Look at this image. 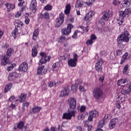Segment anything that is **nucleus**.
<instances>
[{"mask_svg":"<svg viewBox=\"0 0 131 131\" xmlns=\"http://www.w3.org/2000/svg\"><path fill=\"white\" fill-rule=\"evenodd\" d=\"M70 109L73 111H71L69 113H66L63 114L62 119H71L73 116H75V111L76 109V99L74 98H72L70 101L69 102Z\"/></svg>","mask_w":131,"mask_h":131,"instance_id":"obj_1","label":"nucleus"},{"mask_svg":"<svg viewBox=\"0 0 131 131\" xmlns=\"http://www.w3.org/2000/svg\"><path fill=\"white\" fill-rule=\"evenodd\" d=\"M131 8H126L124 11H121L119 12V17L117 18V21L119 25H122V23L124 21V17H128L129 15H130Z\"/></svg>","mask_w":131,"mask_h":131,"instance_id":"obj_2","label":"nucleus"},{"mask_svg":"<svg viewBox=\"0 0 131 131\" xmlns=\"http://www.w3.org/2000/svg\"><path fill=\"white\" fill-rule=\"evenodd\" d=\"M118 43L120 44L121 42H128L129 41V34L127 31H125L123 34L120 35L117 39Z\"/></svg>","mask_w":131,"mask_h":131,"instance_id":"obj_3","label":"nucleus"},{"mask_svg":"<svg viewBox=\"0 0 131 131\" xmlns=\"http://www.w3.org/2000/svg\"><path fill=\"white\" fill-rule=\"evenodd\" d=\"M14 25L15 26V29L11 33V34L12 36L14 37V39H16V37L19 35L17 28L22 27L23 26V23H22V21H21L20 20H16L14 22Z\"/></svg>","mask_w":131,"mask_h":131,"instance_id":"obj_4","label":"nucleus"},{"mask_svg":"<svg viewBox=\"0 0 131 131\" xmlns=\"http://www.w3.org/2000/svg\"><path fill=\"white\" fill-rule=\"evenodd\" d=\"M93 95L94 98L96 99V100H100L101 98H103V96H104V93L103 92V90L100 88H95L93 91Z\"/></svg>","mask_w":131,"mask_h":131,"instance_id":"obj_5","label":"nucleus"},{"mask_svg":"<svg viewBox=\"0 0 131 131\" xmlns=\"http://www.w3.org/2000/svg\"><path fill=\"white\" fill-rule=\"evenodd\" d=\"M40 56L41 58L38 63L39 66L42 65V64H45L48 61H50V59H51V57L49 56H47V54H46V53L45 52L40 53Z\"/></svg>","mask_w":131,"mask_h":131,"instance_id":"obj_6","label":"nucleus"},{"mask_svg":"<svg viewBox=\"0 0 131 131\" xmlns=\"http://www.w3.org/2000/svg\"><path fill=\"white\" fill-rule=\"evenodd\" d=\"M64 13L59 14V16L56 19V26L58 28L64 23Z\"/></svg>","mask_w":131,"mask_h":131,"instance_id":"obj_7","label":"nucleus"},{"mask_svg":"<svg viewBox=\"0 0 131 131\" xmlns=\"http://www.w3.org/2000/svg\"><path fill=\"white\" fill-rule=\"evenodd\" d=\"M72 28H73V25H71V24H69L67 25V28L61 29V32L63 35H69V34L71 33V29H72Z\"/></svg>","mask_w":131,"mask_h":131,"instance_id":"obj_8","label":"nucleus"},{"mask_svg":"<svg viewBox=\"0 0 131 131\" xmlns=\"http://www.w3.org/2000/svg\"><path fill=\"white\" fill-rule=\"evenodd\" d=\"M73 58H70L68 62V64L70 67H75L76 66V63L77 62V54L74 53L73 55Z\"/></svg>","mask_w":131,"mask_h":131,"instance_id":"obj_9","label":"nucleus"},{"mask_svg":"<svg viewBox=\"0 0 131 131\" xmlns=\"http://www.w3.org/2000/svg\"><path fill=\"white\" fill-rule=\"evenodd\" d=\"M102 65H103V59L100 58L95 63V69L97 72H102V71L103 70Z\"/></svg>","mask_w":131,"mask_h":131,"instance_id":"obj_10","label":"nucleus"},{"mask_svg":"<svg viewBox=\"0 0 131 131\" xmlns=\"http://www.w3.org/2000/svg\"><path fill=\"white\" fill-rule=\"evenodd\" d=\"M23 129H26V127H24V122L23 121L19 122L13 128V130H23Z\"/></svg>","mask_w":131,"mask_h":131,"instance_id":"obj_11","label":"nucleus"},{"mask_svg":"<svg viewBox=\"0 0 131 131\" xmlns=\"http://www.w3.org/2000/svg\"><path fill=\"white\" fill-rule=\"evenodd\" d=\"M28 69V64L26 62H23L19 66L17 70L18 71H23L24 72H26Z\"/></svg>","mask_w":131,"mask_h":131,"instance_id":"obj_12","label":"nucleus"},{"mask_svg":"<svg viewBox=\"0 0 131 131\" xmlns=\"http://www.w3.org/2000/svg\"><path fill=\"white\" fill-rule=\"evenodd\" d=\"M89 116L88 117V120L89 121H92L93 120V118H95V117H97L98 116L99 114L96 111H91L89 113Z\"/></svg>","mask_w":131,"mask_h":131,"instance_id":"obj_13","label":"nucleus"},{"mask_svg":"<svg viewBox=\"0 0 131 131\" xmlns=\"http://www.w3.org/2000/svg\"><path fill=\"white\" fill-rule=\"evenodd\" d=\"M47 69H45V66H42L38 68L37 73L39 75H45V74L47 73Z\"/></svg>","mask_w":131,"mask_h":131,"instance_id":"obj_14","label":"nucleus"},{"mask_svg":"<svg viewBox=\"0 0 131 131\" xmlns=\"http://www.w3.org/2000/svg\"><path fill=\"white\" fill-rule=\"evenodd\" d=\"M127 79H120L118 82L117 84L119 86H123L124 88L125 86H127Z\"/></svg>","mask_w":131,"mask_h":131,"instance_id":"obj_15","label":"nucleus"},{"mask_svg":"<svg viewBox=\"0 0 131 131\" xmlns=\"http://www.w3.org/2000/svg\"><path fill=\"white\" fill-rule=\"evenodd\" d=\"M81 83H82V80L78 79L76 81V83L72 86V92H74V93H75V92L77 91V85H78V84H80Z\"/></svg>","mask_w":131,"mask_h":131,"instance_id":"obj_16","label":"nucleus"},{"mask_svg":"<svg viewBox=\"0 0 131 131\" xmlns=\"http://www.w3.org/2000/svg\"><path fill=\"white\" fill-rule=\"evenodd\" d=\"M95 15V12L93 11H89L85 16L84 20L85 21H91L92 20V17Z\"/></svg>","mask_w":131,"mask_h":131,"instance_id":"obj_17","label":"nucleus"},{"mask_svg":"<svg viewBox=\"0 0 131 131\" xmlns=\"http://www.w3.org/2000/svg\"><path fill=\"white\" fill-rule=\"evenodd\" d=\"M5 7L7 9V12H11L12 10H14L15 8V4H11L10 3H8L5 4Z\"/></svg>","mask_w":131,"mask_h":131,"instance_id":"obj_18","label":"nucleus"},{"mask_svg":"<svg viewBox=\"0 0 131 131\" xmlns=\"http://www.w3.org/2000/svg\"><path fill=\"white\" fill-rule=\"evenodd\" d=\"M69 89L68 88H64L63 90L60 91V97H66V96H68L69 95Z\"/></svg>","mask_w":131,"mask_h":131,"instance_id":"obj_19","label":"nucleus"},{"mask_svg":"<svg viewBox=\"0 0 131 131\" xmlns=\"http://www.w3.org/2000/svg\"><path fill=\"white\" fill-rule=\"evenodd\" d=\"M39 34V29H36L33 32L32 39L34 41L37 39L38 35Z\"/></svg>","mask_w":131,"mask_h":131,"instance_id":"obj_20","label":"nucleus"},{"mask_svg":"<svg viewBox=\"0 0 131 131\" xmlns=\"http://www.w3.org/2000/svg\"><path fill=\"white\" fill-rule=\"evenodd\" d=\"M127 89L124 90L122 89L121 91V93L122 95H127L128 94H130L131 93V85H127Z\"/></svg>","mask_w":131,"mask_h":131,"instance_id":"obj_21","label":"nucleus"},{"mask_svg":"<svg viewBox=\"0 0 131 131\" xmlns=\"http://www.w3.org/2000/svg\"><path fill=\"white\" fill-rule=\"evenodd\" d=\"M36 0H33L30 5V9L32 11H36Z\"/></svg>","mask_w":131,"mask_h":131,"instance_id":"obj_22","label":"nucleus"},{"mask_svg":"<svg viewBox=\"0 0 131 131\" xmlns=\"http://www.w3.org/2000/svg\"><path fill=\"white\" fill-rule=\"evenodd\" d=\"M103 16L102 17V19L104 20V21H108L109 20V18H110V13L109 12L104 11L103 12Z\"/></svg>","mask_w":131,"mask_h":131,"instance_id":"obj_23","label":"nucleus"},{"mask_svg":"<svg viewBox=\"0 0 131 131\" xmlns=\"http://www.w3.org/2000/svg\"><path fill=\"white\" fill-rule=\"evenodd\" d=\"M9 55H4L2 61H1V64L3 66H5L8 64V60H9Z\"/></svg>","mask_w":131,"mask_h":131,"instance_id":"obj_24","label":"nucleus"},{"mask_svg":"<svg viewBox=\"0 0 131 131\" xmlns=\"http://www.w3.org/2000/svg\"><path fill=\"white\" fill-rule=\"evenodd\" d=\"M128 56V53L127 52H126L124 54V55L122 56V58L121 59V62H120V64L121 65H122L124 62H125V60L127 59V57Z\"/></svg>","mask_w":131,"mask_h":131,"instance_id":"obj_25","label":"nucleus"},{"mask_svg":"<svg viewBox=\"0 0 131 131\" xmlns=\"http://www.w3.org/2000/svg\"><path fill=\"white\" fill-rule=\"evenodd\" d=\"M40 109H41V107L39 106H34L30 111V112L32 113H37V112H39L40 111Z\"/></svg>","mask_w":131,"mask_h":131,"instance_id":"obj_26","label":"nucleus"},{"mask_svg":"<svg viewBox=\"0 0 131 131\" xmlns=\"http://www.w3.org/2000/svg\"><path fill=\"white\" fill-rule=\"evenodd\" d=\"M37 55V48L36 46H34L32 49V56L33 57H36Z\"/></svg>","mask_w":131,"mask_h":131,"instance_id":"obj_27","label":"nucleus"},{"mask_svg":"<svg viewBox=\"0 0 131 131\" xmlns=\"http://www.w3.org/2000/svg\"><path fill=\"white\" fill-rule=\"evenodd\" d=\"M70 9H71V6H70V4H67L64 10V14L66 15H68L70 13Z\"/></svg>","mask_w":131,"mask_h":131,"instance_id":"obj_28","label":"nucleus"},{"mask_svg":"<svg viewBox=\"0 0 131 131\" xmlns=\"http://www.w3.org/2000/svg\"><path fill=\"white\" fill-rule=\"evenodd\" d=\"M124 3L123 4V7L125 8H128L130 6L131 0H123Z\"/></svg>","mask_w":131,"mask_h":131,"instance_id":"obj_29","label":"nucleus"},{"mask_svg":"<svg viewBox=\"0 0 131 131\" xmlns=\"http://www.w3.org/2000/svg\"><path fill=\"white\" fill-rule=\"evenodd\" d=\"M83 6V1L77 0L75 4L76 8H81Z\"/></svg>","mask_w":131,"mask_h":131,"instance_id":"obj_30","label":"nucleus"},{"mask_svg":"<svg viewBox=\"0 0 131 131\" xmlns=\"http://www.w3.org/2000/svg\"><path fill=\"white\" fill-rule=\"evenodd\" d=\"M11 89H12V84L11 83L6 84L4 88V93H8V92H9V91H10V90H11Z\"/></svg>","mask_w":131,"mask_h":131,"instance_id":"obj_31","label":"nucleus"},{"mask_svg":"<svg viewBox=\"0 0 131 131\" xmlns=\"http://www.w3.org/2000/svg\"><path fill=\"white\" fill-rule=\"evenodd\" d=\"M27 96V95L24 93H22L19 97V102H23V101H25Z\"/></svg>","mask_w":131,"mask_h":131,"instance_id":"obj_32","label":"nucleus"},{"mask_svg":"<svg viewBox=\"0 0 131 131\" xmlns=\"http://www.w3.org/2000/svg\"><path fill=\"white\" fill-rule=\"evenodd\" d=\"M105 125V119H102V120H100L98 122V127L101 128Z\"/></svg>","mask_w":131,"mask_h":131,"instance_id":"obj_33","label":"nucleus"},{"mask_svg":"<svg viewBox=\"0 0 131 131\" xmlns=\"http://www.w3.org/2000/svg\"><path fill=\"white\" fill-rule=\"evenodd\" d=\"M22 106L21 111L24 112V111H25V107H28V106H29V103L26 101H25L23 103Z\"/></svg>","mask_w":131,"mask_h":131,"instance_id":"obj_34","label":"nucleus"},{"mask_svg":"<svg viewBox=\"0 0 131 131\" xmlns=\"http://www.w3.org/2000/svg\"><path fill=\"white\" fill-rule=\"evenodd\" d=\"M14 53V50L12 48L8 49L7 51V54L5 55L9 56V58H10V56H11L12 54Z\"/></svg>","mask_w":131,"mask_h":131,"instance_id":"obj_35","label":"nucleus"},{"mask_svg":"<svg viewBox=\"0 0 131 131\" xmlns=\"http://www.w3.org/2000/svg\"><path fill=\"white\" fill-rule=\"evenodd\" d=\"M66 38H65L64 36H63V35L60 36L59 38H58V41L59 42H65V41H66Z\"/></svg>","mask_w":131,"mask_h":131,"instance_id":"obj_36","label":"nucleus"},{"mask_svg":"<svg viewBox=\"0 0 131 131\" xmlns=\"http://www.w3.org/2000/svg\"><path fill=\"white\" fill-rule=\"evenodd\" d=\"M61 128H62V127H61V126L60 125H58L57 127H52L50 128V130L51 131H59L60 129H61Z\"/></svg>","mask_w":131,"mask_h":131,"instance_id":"obj_37","label":"nucleus"},{"mask_svg":"<svg viewBox=\"0 0 131 131\" xmlns=\"http://www.w3.org/2000/svg\"><path fill=\"white\" fill-rule=\"evenodd\" d=\"M56 82L50 81L48 83V86H49V88H53V86H56Z\"/></svg>","mask_w":131,"mask_h":131,"instance_id":"obj_38","label":"nucleus"},{"mask_svg":"<svg viewBox=\"0 0 131 131\" xmlns=\"http://www.w3.org/2000/svg\"><path fill=\"white\" fill-rule=\"evenodd\" d=\"M52 70H53V71H57L58 70V67L57 66V63H55L53 64L52 67Z\"/></svg>","mask_w":131,"mask_h":131,"instance_id":"obj_39","label":"nucleus"},{"mask_svg":"<svg viewBox=\"0 0 131 131\" xmlns=\"http://www.w3.org/2000/svg\"><path fill=\"white\" fill-rule=\"evenodd\" d=\"M84 123H85L84 124V126L88 127V131L92 130V125L86 124V121L84 122Z\"/></svg>","mask_w":131,"mask_h":131,"instance_id":"obj_40","label":"nucleus"},{"mask_svg":"<svg viewBox=\"0 0 131 131\" xmlns=\"http://www.w3.org/2000/svg\"><path fill=\"white\" fill-rule=\"evenodd\" d=\"M10 74H11V75L13 77V78H17V77H19V74L16 72H14Z\"/></svg>","mask_w":131,"mask_h":131,"instance_id":"obj_41","label":"nucleus"},{"mask_svg":"<svg viewBox=\"0 0 131 131\" xmlns=\"http://www.w3.org/2000/svg\"><path fill=\"white\" fill-rule=\"evenodd\" d=\"M23 11V8H22L21 9V10H20L18 12V13H17L15 14V17H16V18H19V17L21 16V14Z\"/></svg>","mask_w":131,"mask_h":131,"instance_id":"obj_42","label":"nucleus"},{"mask_svg":"<svg viewBox=\"0 0 131 131\" xmlns=\"http://www.w3.org/2000/svg\"><path fill=\"white\" fill-rule=\"evenodd\" d=\"M14 66H16V64L13 63L10 65V66L8 67L7 69V71H11V70H12V69L14 68Z\"/></svg>","mask_w":131,"mask_h":131,"instance_id":"obj_43","label":"nucleus"},{"mask_svg":"<svg viewBox=\"0 0 131 131\" xmlns=\"http://www.w3.org/2000/svg\"><path fill=\"white\" fill-rule=\"evenodd\" d=\"M122 55V50H118L116 51V56L117 57H119Z\"/></svg>","mask_w":131,"mask_h":131,"instance_id":"obj_44","label":"nucleus"},{"mask_svg":"<svg viewBox=\"0 0 131 131\" xmlns=\"http://www.w3.org/2000/svg\"><path fill=\"white\" fill-rule=\"evenodd\" d=\"M44 9L46 11H51V10H52V6L47 5L44 7Z\"/></svg>","mask_w":131,"mask_h":131,"instance_id":"obj_45","label":"nucleus"},{"mask_svg":"<svg viewBox=\"0 0 131 131\" xmlns=\"http://www.w3.org/2000/svg\"><path fill=\"white\" fill-rule=\"evenodd\" d=\"M122 99H123V98L121 95L119 96L117 99V102H119V103H122V102H123Z\"/></svg>","mask_w":131,"mask_h":131,"instance_id":"obj_46","label":"nucleus"},{"mask_svg":"<svg viewBox=\"0 0 131 131\" xmlns=\"http://www.w3.org/2000/svg\"><path fill=\"white\" fill-rule=\"evenodd\" d=\"M111 123L114 124L115 125L118 122V119L117 118H114L111 120Z\"/></svg>","mask_w":131,"mask_h":131,"instance_id":"obj_47","label":"nucleus"},{"mask_svg":"<svg viewBox=\"0 0 131 131\" xmlns=\"http://www.w3.org/2000/svg\"><path fill=\"white\" fill-rule=\"evenodd\" d=\"M44 19H50V15L49 14V12H45L44 13Z\"/></svg>","mask_w":131,"mask_h":131,"instance_id":"obj_48","label":"nucleus"},{"mask_svg":"<svg viewBox=\"0 0 131 131\" xmlns=\"http://www.w3.org/2000/svg\"><path fill=\"white\" fill-rule=\"evenodd\" d=\"M18 2L19 3L18 4V7H23V4H25L24 0H18Z\"/></svg>","mask_w":131,"mask_h":131,"instance_id":"obj_49","label":"nucleus"},{"mask_svg":"<svg viewBox=\"0 0 131 131\" xmlns=\"http://www.w3.org/2000/svg\"><path fill=\"white\" fill-rule=\"evenodd\" d=\"M14 78L12 75V74L10 73L9 75L8 76V80H9V81H12L14 80Z\"/></svg>","mask_w":131,"mask_h":131,"instance_id":"obj_50","label":"nucleus"},{"mask_svg":"<svg viewBox=\"0 0 131 131\" xmlns=\"http://www.w3.org/2000/svg\"><path fill=\"white\" fill-rule=\"evenodd\" d=\"M128 70V64H126L123 68V73L125 74L126 71Z\"/></svg>","mask_w":131,"mask_h":131,"instance_id":"obj_51","label":"nucleus"},{"mask_svg":"<svg viewBox=\"0 0 131 131\" xmlns=\"http://www.w3.org/2000/svg\"><path fill=\"white\" fill-rule=\"evenodd\" d=\"M113 4L114 5V6H118V5H120V2L117 0H113Z\"/></svg>","mask_w":131,"mask_h":131,"instance_id":"obj_52","label":"nucleus"},{"mask_svg":"<svg viewBox=\"0 0 131 131\" xmlns=\"http://www.w3.org/2000/svg\"><path fill=\"white\" fill-rule=\"evenodd\" d=\"M92 44H93V40H92L91 39H89L86 41V45L87 46H90Z\"/></svg>","mask_w":131,"mask_h":131,"instance_id":"obj_53","label":"nucleus"},{"mask_svg":"<svg viewBox=\"0 0 131 131\" xmlns=\"http://www.w3.org/2000/svg\"><path fill=\"white\" fill-rule=\"evenodd\" d=\"M108 126H109L110 129H112L113 128H114L115 127V125H114V124L110 122L108 125Z\"/></svg>","mask_w":131,"mask_h":131,"instance_id":"obj_54","label":"nucleus"},{"mask_svg":"<svg viewBox=\"0 0 131 131\" xmlns=\"http://www.w3.org/2000/svg\"><path fill=\"white\" fill-rule=\"evenodd\" d=\"M77 33H78V31H76L74 33L73 35L72 36L73 38H76L77 37Z\"/></svg>","mask_w":131,"mask_h":131,"instance_id":"obj_55","label":"nucleus"},{"mask_svg":"<svg viewBox=\"0 0 131 131\" xmlns=\"http://www.w3.org/2000/svg\"><path fill=\"white\" fill-rule=\"evenodd\" d=\"M38 17L39 19H42L45 17V15L42 13H39L38 14Z\"/></svg>","mask_w":131,"mask_h":131,"instance_id":"obj_56","label":"nucleus"},{"mask_svg":"<svg viewBox=\"0 0 131 131\" xmlns=\"http://www.w3.org/2000/svg\"><path fill=\"white\" fill-rule=\"evenodd\" d=\"M29 22H30V19H29L28 17H26L25 20V23L28 25V24H29Z\"/></svg>","mask_w":131,"mask_h":131,"instance_id":"obj_57","label":"nucleus"},{"mask_svg":"<svg viewBox=\"0 0 131 131\" xmlns=\"http://www.w3.org/2000/svg\"><path fill=\"white\" fill-rule=\"evenodd\" d=\"M101 56H104V57L107 55V52L105 51H103L100 52Z\"/></svg>","mask_w":131,"mask_h":131,"instance_id":"obj_58","label":"nucleus"},{"mask_svg":"<svg viewBox=\"0 0 131 131\" xmlns=\"http://www.w3.org/2000/svg\"><path fill=\"white\" fill-rule=\"evenodd\" d=\"M85 110V106H81V107L80 108V112H84V111Z\"/></svg>","mask_w":131,"mask_h":131,"instance_id":"obj_59","label":"nucleus"},{"mask_svg":"<svg viewBox=\"0 0 131 131\" xmlns=\"http://www.w3.org/2000/svg\"><path fill=\"white\" fill-rule=\"evenodd\" d=\"M97 38V37H96V35H92L91 36V40H95V39H96Z\"/></svg>","mask_w":131,"mask_h":131,"instance_id":"obj_60","label":"nucleus"},{"mask_svg":"<svg viewBox=\"0 0 131 131\" xmlns=\"http://www.w3.org/2000/svg\"><path fill=\"white\" fill-rule=\"evenodd\" d=\"M14 99H15V96H14V95H12V96H11L9 98L8 101H9V102H12V101H13V100H14Z\"/></svg>","mask_w":131,"mask_h":131,"instance_id":"obj_61","label":"nucleus"},{"mask_svg":"<svg viewBox=\"0 0 131 131\" xmlns=\"http://www.w3.org/2000/svg\"><path fill=\"white\" fill-rule=\"evenodd\" d=\"M76 129L77 131H82V127L81 126H77Z\"/></svg>","mask_w":131,"mask_h":131,"instance_id":"obj_62","label":"nucleus"},{"mask_svg":"<svg viewBox=\"0 0 131 131\" xmlns=\"http://www.w3.org/2000/svg\"><path fill=\"white\" fill-rule=\"evenodd\" d=\"M79 89L80 92H84V88H83L82 86H80L79 87Z\"/></svg>","mask_w":131,"mask_h":131,"instance_id":"obj_63","label":"nucleus"},{"mask_svg":"<svg viewBox=\"0 0 131 131\" xmlns=\"http://www.w3.org/2000/svg\"><path fill=\"white\" fill-rule=\"evenodd\" d=\"M42 89L43 91H46V90H47V85L45 84H43L42 86Z\"/></svg>","mask_w":131,"mask_h":131,"instance_id":"obj_64","label":"nucleus"}]
</instances>
